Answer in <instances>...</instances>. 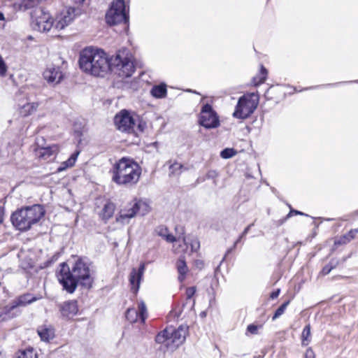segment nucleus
<instances>
[{
	"label": "nucleus",
	"instance_id": "f257e3e1",
	"mask_svg": "<svg viewBox=\"0 0 358 358\" xmlns=\"http://www.w3.org/2000/svg\"><path fill=\"white\" fill-rule=\"evenodd\" d=\"M132 55L127 48L117 50L109 57L101 50L85 48L80 53L78 64L85 73L94 76L104 77L114 72L122 78L131 77L135 71Z\"/></svg>",
	"mask_w": 358,
	"mask_h": 358
},
{
	"label": "nucleus",
	"instance_id": "f03ea898",
	"mask_svg": "<svg viewBox=\"0 0 358 358\" xmlns=\"http://www.w3.org/2000/svg\"><path fill=\"white\" fill-rule=\"evenodd\" d=\"M91 265L92 262L86 257H79L71 269L66 262L61 263L56 275L63 289L73 294L79 285L84 289H91L94 282Z\"/></svg>",
	"mask_w": 358,
	"mask_h": 358
},
{
	"label": "nucleus",
	"instance_id": "7ed1b4c3",
	"mask_svg": "<svg viewBox=\"0 0 358 358\" xmlns=\"http://www.w3.org/2000/svg\"><path fill=\"white\" fill-rule=\"evenodd\" d=\"M141 171V167L136 162L123 157L113 164L112 181L118 185H134L138 182Z\"/></svg>",
	"mask_w": 358,
	"mask_h": 358
},
{
	"label": "nucleus",
	"instance_id": "20e7f679",
	"mask_svg": "<svg viewBox=\"0 0 358 358\" xmlns=\"http://www.w3.org/2000/svg\"><path fill=\"white\" fill-rule=\"evenodd\" d=\"M45 214V210L41 204L22 206L11 214L10 221L16 229L27 231L32 225L37 224Z\"/></svg>",
	"mask_w": 358,
	"mask_h": 358
},
{
	"label": "nucleus",
	"instance_id": "39448f33",
	"mask_svg": "<svg viewBox=\"0 0 358 358\" xmlns=\"http://www.w3.org/2000/svg\"><path fill=\"white\" fill-rule=\"evenodd\" d=\"M105 20L110 27L123 24L128 28L129 13L125 0H113L106 10Z\"/></svg>",
	"mask_w": 358,
	"mask_h": 358
},
{
	"label": "nucleus",
	"instance_id": "423d86ee",
	"mask_svg": "<svg viewBox=\"0 0 358 358\" xmlns=\"http://www.w3.org/2000/svg\"><path fill=\"white\" fill-rule=\"evenodd\" d=\"M38 299V298L30 293L22 294L3 308L0 313V317H2L3 320L15 317L20 313L17 310L19 306H25L36 301Z\"/></svg>",
	"mask_w": 358,
	"mask_h": 358
},
{
	"label": "nucleus",
	"instance_id": "0eeeda50",
	"mask_svg": "<svg viewBox=\"0 0 358 358\" xmlns=\"http://www.w3.org/2000/svg\"><path fill=\"white\" fill-rule=\"evenodd\" d=\"M136 113L123 109L115 115L114 124L119 131L127 134L136 133L134 127L136 124Z\"/></svg>",
	"mask_w": 358,
	"mask_h": 358
},
{
	"label": "nucleus",
	"instance_id": "6e6552de",
	"mask_svg": "<svg viewBox=\"0 0 358 358\" xmlns=\"http://www.w3.org/2000/svg\"><path fill=\"white\" fill-rule=\"evenodd\" d=\"M31 26L35 31L45 32L50 31L52 27V18L42 8H35L31 13Z\"/></svg>",
	"mask_w": 358,
	"mask_h": 358
},
{
	"label": "nucleus",
	"instance_id": "1a4fd4ad",
	"mask_svg": "<svg viewBox=\"0 0 358 358\" xmlns=\"http://www.w3.org/2000/svg\"><path fill=\"white\" fill-rule=\"evenodd\" d=\"M199 124L207 129H215L220 125L219 116L211 104L206 103L202 106Z\"/></svg>",
	"mask_w": 358,
	"mask_h": 358
},
{
	"label": "nucleus",
	"instance_id": "9d476101",
	"mask_svg": "<svg viewBox=\"0 0 358 358\" xmlns=\"http://www.w3.org/2000/svg\"><path fill=\"white\" fill-rule=\"evenodd\" d=\"M149 206L141 200L134 199V203H130L124 208L121 209L116 217L117 222H124L126 219L134 217L138 212L142 215H145L149 210Z\"/></svg>",
	"mask_w": 358,
	"mask_h": 358
},
{
	"label": "nucleus",
	"instance_id": "9b49d317",
	"mask_svg": "<svg viewBox=\"0 0 358 358\" xmlns=\"http://www.w3.org/2000/svg\"><path fill=\"white\" fill-rule=\"evenodd\" d=\"M257 105L246 95L238 99L233 116L236 118L245 120L249 117L255 111Z\"/></svg>",
	"mask_w": 358,
	"mask_h": 358
},
{
	"label": "nucleus",
	"instance_id": "f8f14e48",
	"mask_svg": "<svg viewBox=\"0 0 358 358\" xmlns=\"http://www.w3.org/2000/svg\"><path fill=\"white\" fill-rule=\"evenodd\" d=\"M83 9L80 6H69L66 7L60 14L55 27L57 29H63L70 24L76 17L83 14Z\"/></svg>",
	"mask_w": 358,
	"mask_h": 358
},
{
	"label": "nucleus",
	"instance_id": "ddd939ff",
	"mask_svg": "<svg viewBox=\"0 0 358 358\" xmlns=\"http://www.w3.org/2000/svg\"><path fill=\"white\" fill-rule=\"evenodd\" d=\"M169 334L171 345L176 349L185 342L186 338L189 335V326L180 324L178 328H173L171 326Z\"/></svg>",
	"mask_w": 358,
	"mask_h": 358
},
{
	"label": "nucleus",
	"instance_id": "4468645a",
	"mask_svg": "<svg viewBox=\"0 0 358 358\" xmlns=\"http://www.w3.org/2000/svg\"><path fill=\"white\" fill-rule=\"evenodd\" d=\"M145 268V264L141 263L138 269L133 268L129 274V281L131 285V291L134 294H136L139 290Z\"/></svg>",
	"mask_w": 358,
	"mask_h": 358
},
{
	"label": "nucleus",
	"instance_id": "2eb2a0df",
	"mask_svg": "<svg viewBox=\"0 0 358 358\" xmlns=\"http://www.w3.org/2000/svg\"><path fill=\"white\" fill-rule=\"evenodd\" d=\"M59 310L63 318L70 320L78 313V305L76 300H69L59 305Z\"/></svg>",
	"mask_w": 358,
	"mask_h": 358
},
{
	"label": "nucleus",
	"instance_id": "dca6fc26",
	"mask_svg": "<svg viewBox=\"0 0 358 358\" xmlns=\"http://www.w3.org/2000/svg\"><path fill=\"white\" fill-rule=\"evenodd\" d=\"M36 332L41 340L46 343H49L55 336V329L50 324H43L38 326L37 327Z\"/></svg>",
	"mask_w": 358,
	"mask_h": 358
},
{
	"label": "nucleus",
	"instance_id": "f3484780",
	"mask_svg": "<svg viewBox=\"0 0 358 358\" xmlns=\"http://www.w3.org/2000/svg\"><path fill=\"white\" fill-rule=\"evenodd\" d=\"M43 77L48 83H58L63 79L64 76L59 67H52L44 71Z\"/></svg>",
	"mask_w": 358,
	"mask_h": 358
},
{
	"label": "nucleus",
	"instance_id": "a211bd4d",
	"mask_svg": "<svg viewBox=\"0 0 358 358\" xmlns=\"http://www.w3.org/2000/svg\"><path fill=\"white\" fill-rule=\"evenodd\" d=\"M151 95L157 99H163L166 96L167 89L164 83L154 85L150 90Z\"/></svg>",
	"mask_w": 358,
	"mask_h": 358
},
{
	"label": "nucleus",
	"instance_id": "6ab92c4d",
	"mask_svg": "<svg viewBox=\"0 0 358 358\" xmlns=\"http://www.w3.org/2000/svg\"><path fill=\"white\" fill-rule=\"evenodd\" d=\"M176 268L179 273L178 280L182 282L188 271L187 266L184 257H180L176 262Z\"/></svg>",
	"mask_w": 358,
	"mask_h": 358
},
{
	"label": "nucleus",
	"instance_id": "aec40b11",
	"mask_svg": "<svg viewBox=\"0 0 358 358\" xmlns=\"http://www.w3.org/2000/svg\"><path fill=\"white\" fill-rule=\"evenodd\" d=\"M169 330H171V326L166 327L164 329L159 331L155 336V342L158 344H164L169 340H171Z\"/></svg>",
	"mask_w": 358,
	"mask_h": 358
},
{
	"label": "nucleus",
	"instance_id": "412c9836",
	"mask_svg": "<svg viewBox=\"0 0 358 358\" xmlns=\"http://www.w3.org/2000/svg\"><path fill=\"white\" fill-rule=\"evenodd\" d=\"M15 358H38L37 354L31 347L23 350H19L15 353Z\"/></svg>",
	"mask_w": 358,
	"mask_h": 358
},
{
	"label": "nucleus",
	"instance_id": "4be33fe9",
	"mask_svg": "<svg viewBox=\"0 0 358 358\" xmlns=\"http://www.w3.org/2000/svg\"><path fill=\"white\" fill-rule=\"evenodd\" d=\"M115 210V205L110 201L107 202L102 209L103 219L108 220L111 218L114 214Z\"/></svg>",
	"mask_w": 358,
	"mask_h": 358
},
{
	"label": "nucleus",
	"instance_id": "5701e85b",
	"mask_svg": "<svg viewBox=\"0 0 358 358\" xmlns=\"http://www.w3.org/2000/svg\"><path fill=\"white\" fill-rule=\"evenodd\" d=\"M267 69L262 64L260 68V76L253 78L252 81L255 86H258L264 83L266 79Z\"/></svg>",
	"mask_w": 358,
	"mask_h": 358
},
{
	"label": "nucleus",
	"instance_id": "b1692460",
	"mask_svg": "<svg viewBox=\"0 0 358 358\" xmlns=\"http://www.w3.org/2000/svg\"><path fill=\"white\" fill-rule=\"evenodd\" d=\"M37 153L39 158L47 159L53 155L54 150L51 146L42 147L38 149Z\"/></svg>",
	"mask_w": 358,
	"mask_h": 358
},
{
	"label": "nucleus",
	"instance_id": "393cba45",
	"mask_svg": "<svg viewBox=\"0 0 358 358\" xmlns=\"http://www.w3.org/2000/svg\"><path fill=\"white\" fill-rule=\"evenodd\" d=\"M254 226V223H252L250 224H249L248 227H246L243 231L240 234V236H238V238H237V240L234 242V245L227 250L226 254H225V256L226 257L228 254H229L230 252H231V251L235 249V248L236 247V245H238V243H240L243 238H245V236L247 235V234L249 232L250 228ZM225 257H224V259Z\"/></svg>",
	"mask_w": 358,
	"mask_h": 358
},
{
	"label": "nucleus",
	"instance_id": "a878e982",
	"mask_svg": "<svg viewBox=\"0 0 358 358\" xmlns=\"http://www.w3.org/2000/svg\"><path fill=\"white\" fill-rule=\"evenodd\" d=\"M310 329H311V327H310V324H306L303 331H302V334H301V345L303 346H307L310 341Z\"/></svg>",
	"mask_w": 358,
	"mask_h": 358
},
{
	"label": "nucleus",
	"instance_id": "bb28decb",
	"mask_svg": "<svg viewBox=\"0 0 358 358\" xmlns=\"http://www.w3.org/2000/svg\"><path fill=\"white\" fill-rule=\"evenodd\" d=\"M338 264L339 261L337 259H331L329 262L322 268L320 273L322 275H328L331 270L336 268Z\"/></svg>",
	"mask_w": 358,
	"mask_h": 358
},
{
	"label": "nucleus",
	"instance_id": "cd10ccee",
	"mask_svg": "<svg viewBox=\"0 0 358 358\" xmlns=\"http://www.w3.org/2000/svg\"><path fill=\"white\" fill-rule=\"evenodd\" d=\"M183 169L187 170V169L185 168L182 164L176 162L171 164L169 166L170 175L178 176L182 173Z\"/></svg>",
	"mask_w": 358,
	"mask_h": 358
},
{
	"label": "nucleus",
	"instance_id": "c85d7f7f",
	"mask_svg": "<svg viewBox=\"0 0 358 358\" xmlns=\"http://www.w3.org/2000/svg\"><path fill=\"white\" fill-rule=\"evenodd\" d=\"M38 3V0H22L20 3V8L22 10H26L36 7Z\"/></svg>",
	"mask_w": 358,
	"mask_h": 358
},
{
	"label": "nucleus",
	"instance_id": "c756f323",
	"mask_svg": "<svg viewBox=\"0 0 358 358\" xmlns=\"http://www.w3.org/2000/svg\"><path fill=\"white\" fill-rule=\"evenodd\" d=\"M290 303V300H287L283 302L275 311L274 315L272 317V320L274 321L279 317H280L285 311L287 307Z\"/></svg>",
	"mask_w": 358,
	"mask_h": 358
},
{
	"label": "nucleus",
	"instance_id": "7c9ffc66",
	"mask_svg": "<svg viewBox=\"0 0 358 358\" xmlns=\"http://www.w3.org/2000/svg\"><path fill=\"white\" fill-rule=\"evenodd\" d=\"M138 308L139 311L137 312V315L141 321L143 323L147 318L146 306L143 301H141V303L138 304Z\"/></svg>",
	"mask_w": 358,
	"mask_h": 358
},
{
	"label": "nucleus",
	"instance_id": "2f4dec72",
	"mask_svg": "<svg viewBox=\"0 0 358 358\" xmlns=\"http://www.w3.org/2000/svg\"><path fill=\"white\" fill-rule=\"evenodd\" d=\"M236 153L237 151L234 148H226L220 152V155L222 159H227L233 157Z\"/></svg>",
	"mask_w": 358,
	"mask_h": 358
},
{
	"label": "nucleus",
	"instance_id": "473e14b6",
	"mask_svg": "<svg viewBox=\"0 0 358 358\" xmlns=\"http://www.w3.org/2000/svg\"><path fill=\"white\" fill-rule=\"evenodd\" d=\"M62 252H56L50 258L45 261L43 264V268H48L55 262H56L61 256Z\"/></svg>",
	"mask_w": 358,
	"mask_h": 358
},
{
	"label": "nucleus",
	"instance_id": "72a5a7b5",
	"mask_svg": "<svg viewBox=\"0 0 358 358\" xmlns=\"http://www.w3.org/2000/svg\"><path fill=\"white\" fill-rule=\"evenodd\" d=\"M125 317L131 323L135 322L137 317H138L137 315V311L134 308H128L127 310Z\"/></svg>",
	"mask_w": 358,
	"mask_h": 358
},
{
	"label": "nucleus",
	"instance_id": "f704fd0d",
	"mask_svg": "<svg viewBox=\"0 0 358 358\" xmlns=\"http://www.w3.org/2000/svg\"><path fill=\"white\" fill-rule=\"evenodd\" d=\"M196 292V287H188L187 289H186V296H187V302L185 303H182V309L180 310V313L178 315V317H179L183 310V308H185L186 303H187V301L189 300H191V299L192 298V296L194 295Z\"/></svg>",
	"mask_w": 358,
	"mask_h": 358
},
{
	"label": "nucleus",
	"instance_id": "c9c22d12",
	"mask_svg": "<svg viewBox=\"0 0 358 358\" xmlns=\"http://www.w3.org/2000/svg\"><path fill=\"white\" fill-rule=\"evenodd\" d=\"M136 124H137V131L141 133H143L145 129L147 128V123L143 119H141L138 115L136 114Z\"/></svg>",
	"mask_w": 358,
	"mask_h": 358
},
{
	"label": "nucleus",
	"instance_id": "e433bc0d",
	"mask_svg": "<svg viewBox=\"0 0 358 358\" xmlns=\"http://www.w3.org/2000/svg\"><path fill=\"white\" fill-rule=\"evenodd\" d=\"M287 205L290 209L289 212L287 214V217H291L293 215H303V216H307V217L309 216L308 215H307L301 211L293 209L290 204L287 203Z\"/></svg>",
	"mask_w": 358,
	"mask_h": 358
},
{
	"label": "nucleus",
	"instance_id": "4c0bfd02",
	"mask_svg": "<svg viewBox=\"0 0 358 358\" xmlns=\"http://www.w3.org/2000/svg\"><path fill=\"white\" fill-rule=\"evenodd\" d=\"M349 242H350V240H349L347 234H345L341 236L338 239L335 240L334 245H345Z\"/></svg>",
	"mask_w": 358,
	"mask_h": 358
},
{
	"label": "nucleus",
	"instance_id": "58836bf2",
	"mask_svg": "<svg viewBox=\"0 0 358 358\" xmlns=\"http://www.w3.org/2000/svg\"><path fill=\"white\" fill-rule=\"evenodd\" d=\"M8 70V66L3 60L1 55H0V76H5Z\"/></svg>",
	"mask_w": 358,
	"mask_h": 358
},
{
	"label": "nucleus",
	"instance_id": "ea45409f",
	"mask_svg": "<svg viewBox=\"0 0 358 358\" xmlns=\"http://www.w3.org/2000/svg\"><path fill=\"white\" fill-rule=\"evenodd\" d=\"M219 176V173L216 170H209L206 175L205 178L201 181L203 182L206 179H215Z\"/></svg>",
	"mask_w": 358,
	"mask_h": 358
},
{
	"label": "nucleus",
	"instance_id": "a19ab883",
	"mask_svg": "<svg viewBox=\"0 0 358 358\" xmlns=\"http://www.w3.org/2000/svg\"><path fill=\"white\" fill-rule=\"evenodd\" d=\"M262 325H256L255 324H250L247 327V331L251 334H257L259 328H261Z\"/></svg>",
	"mask_w": 358,
	"mask_h": 358
},
{
	"label": "nucleus",
	"instance_id": "79ce46f5",
	"mask_svg": "<svg viewBox=\"0 0 358 358\" xmlns=\"http://www.w3.org/2000/svg\"><path fill=\"white\" fill-rule=\"evenodd\" d=\"M155 232L162 237H164L165 236V234L168 232V228L165 226H159L155 229Z\"/></svg>",
	"mask_w": 358,
	"mask_h": 358
},
{
	"label": "nucleus",
	"instance_id": "37998d69",
	"mask_svg": "<svg viewBox=\"0 0 358 358\" xmlns=\"http://www.w3.org/2000/svg\"><path fill=\"white\" fill-rule=\"evenodd\" d=\"M305 358H315V353L311 348H308L305 352Z\"/></svg>",
	"mask_w": 358,
	"mask_h": 358
},
{
	"label": "nucleus",
	"instance_id": "c03bdc74",
	"mask_svg": "<svg viewBox=\"0 0 358 358\" xmlns=\"http://www.w3.org/2000/svg\"><path fill=\"white\" fill-rule=\"evenodd\" d=\"M164 238H165L166 241H167L168 242H170V243H173V242L176 241V238L171 234H167V233L165 234V236H164Z\"/></svg>",
	"mask_w": 358,
	"mask_h": 358
},
{
	"label": "nucleus",
	"instance_id": "a18cd8bd",
	"mask_svg": "<svg viewBox=\"0 0 358 358\" xmlns=\"http://www.w3.org/2000/svg\"><path fill=\"white\" fill-rule=\"evenodd\" d=\"M68 168H70V166H69L68 164H66V161L64 162L60 166L58 167L57 169V171L58 172H62L64 170H66V169Z\"/></svg>",
	"mask_w": 358,
	"mask_h": 358
},
{
	"label": "nucleus",
	"instance_id": "49530a36",
	"mask_svg": "<svg viewBox=\"0 0 358 358\" xmlns=\"http://www.w3.org/2000/svg\"><path fill=\"white\" fill-rule=\"evenodd\" d=\"M280 293V289H276L273 290L270 294V298L272 299H276L279 296Z\"/></svg>",
	"mask_w": 358,
	"mask_h": 358
},
{
	"label": "nucleus",
	"instance_id": "de8ad7c7",
	"mask_svg": "<svg viewBox=\"0 0 358 358\" xmlns=\"http://www.w3.org/2000/svg\"><path fill=\"white\" fill-rule=\"evenodd\" d=\"M191 247H192V250H197L198 248H199V241L197 240H194L191 243Z\"/></svg>",
	"mask_w": 358,
	"mask_h": 358
},
{
	"label": "nucleus",
	"instance_id": "09e8293b",
	"mask_svg": "<svg viewBox=\"0 0 358 358\" xmlns=\"http://www.w3.org/2000/svg\"><path fill=\"white\" fill-rule=\"evenodd\" d=\"M289 218V217H287V215L283 218L278 220L277 221V225L278 226H280V225L283 224Z\"/></svg>",
	"mask_w": 358,
	"mask_h": 358
},
{
	"label": "nucleus",
	"instance_id": "8fccbe9b",
	"mask_svg": "<svg viewBox=\"0 0 358 358\" xmlns=\"http://www.w3.org/2000/svg\"><path fill=\"white\" fill-rule=\"evenodd\" d=\"M3 215H4V208L3 206H0V224H1L3 221Z\"/></svg>",
	"mask_w": 358,
	"mask_h": 358
},
{
	"label": "nucleus",
	"instance_id": "3c124183",
	"mask_svg": "<svg viewBox=\"0 0 358 358\" xmlns=\"http://www.w3.org/2000/svg\"><path fill=\"white\" fill-rule=\"evenodd\" d=\"M75 163H76V161H75V159H73V158L69 157V158L66 160V164H69V166H70V168H71V167H72V166H74V164H75Z\"/></svg>",
	"mask_w": 358,
	"mask_h": 358
},
{
	"label": "nucleus",
	"instance_id": "603ef678",
	"mask_svg": "<svg viewBox=\"0 0 358 358\" xmlns=\"http://www.w3.org/2000/svg\"><path fill=\"white\" fill-rule=\"evenodd\" d=\"M350 241L355 238V234L352 232V230H350L348 233H346Z\"/></svg>",
	"mask_w": 358,
	"mask_h": 358
},
{
	"label": "nucleus",
	"instance_id": "864d4df0",
	"mask_svg": "<svg viewBox=\"0 0 358 358\" xmlns=\"http://www.w3.org/2000/svg\"><path fill=\"white\" fill-rule=\"evenodd\" d=\"M78 155H79V151H76V152H73V154H71L70 157L74 159L75 161L76 162Z\"/></svg>",
	"mask_w": 358,
	"mask_h": 358
},
{
	"label": "nucleus",
	"instance_id": "5fc2aeb1",
	"mask_svg": "<svg viewBox=\"0 0 358 358\" xmlns=\"http://www.w3.org/2000/svg\"><path fill=\"white\" fill-rule=\"evenodd\" d=\"M85 0H73L74 3L78 5H81Z\"/></svg>",
	"mask_w": 358,
	"mask_h": 358
},
{
	"label": "nucleus",
	"instance_id": "6e6d98bb",
	"mask_svg": "<svg viewBox=\"0 0 358 358\" xmlns=\"http://www.w3.org/2000/svg\"><path fill=\"white\" fill-rule=\"evenodd\" d=\"M5 19L4 15L3 13L0 12V21H2Z\"/></svg>",
	"mask_w": 358,
	"mask_h": 358
},
{
	"label": "nucleus",
	"instance_id": "4d7b16f0",
	"mask_svg": "<svg viewBox=\"0 0 358 358\" xmlns=\"http://www.w3.org/2000/svg\"><path fill=\"white\" fill-rule=\"evenodd\" d=\"M206 312H204V311H203V312H201V313H200V316H201V317H206Z\"/></svg>",
	"mask_w": 358,
	"mask_h": 358
},
{
	"label": "nucleus",
	"instance_id": "13d9d810",
	"mask_svg": "<svg viewBox=\"0 0 358 358\" xmlns=\"http://www.w3.org/2000/svg\"><path fill=\"white\" fill-rule=\"evenodd\" d=\"M352 231V232L355 234V235H356L357 234H358V229H351Z\"/></svg>",
	"mask_w": 358,
	"mask_h": 358
},
{
	"label": "nucleus",
	"instance_id": "bf43d9fd",
	"mask_svg": "<svg viewBox=\"0 0 358 358\" xmlns=\"http://www.w3.org/2000/svg\"><path fill=\"white\" fill-rule=\"evenodd\" d=\"M31 108L32 110H36V106H34V103L31 104Z\"/></svg>",
	"mask_w": 358,
	"mask_h": 358
},
{
	"label": "nucleus",
	"instance_id": "052dcab7",
	"mask_svg": "<svg viewBox=\"0 0 358 358\" xmlns=\"http://www.w3.org/2000/svg\"><path fill=\"white\" fill-rule=\"evenodd\" d=\"M170 345H170V343H167L166 344V348H169L170 347Z\"/></svg>",
	"mask_w": 358,
	"mask_h": 358
},
{
	"label": "nucleus",
	"instance_id": "680f3d73",
	"mask_svg": "<svg viewBox=\"0 0 358 358\" xmlns=\"http://www.w3.org/2000/svg\"><path fill=\"white\" fill-rule=\"evenodd\" d=\"M189 92H193V93H194V94H199V93H198V92H196V91H192V90H189Z\"/></svg>",
	"mask_w": 358,
	"mask_h": 358
},
{
	"label": "nucleus",
	"instance_id": "e2e57ef3",
	"mask_svg": "<svg viewBox=\"0 0 358 358\" xmlns=\"http://www.w3.org/2000/svg\"><path fill=\"white\" fill-rule=\"evenodd\" d=\"M194 303H195V302H194V301H193V303H192V308H193V307H194Z\"/></svg>",
	"mask_w": 358,
	"mask_h": 358
},
{
	"label": "nucleus",
	"instance_id": "0e129e2a",
	"mask_svg": "<svg viewBox=\"0 0 358 358\" xmlns=\"http://www.w3.org/2000/svg\"><path fill=\"white\" fill-rule=\"evenodd\" d=\"M196 182H197V183L200 182L199 178H198V179L196 180Z\"/></svg>",
	"mask_w": 358,
	"mask_h": 358
},
{
	"label": "nucleus",
	"instance_id": "69168bd1",
	"mask_svg": "<svg viewBox=\"0 0 358 358\" xmlns=\"http://www.w3.org/2000/svg\"><path fill=\"white\" fill-rule=\"evenodd\" d=\"M355 83H358V80H355Z\"/></svg>",
	"mask_w": 358,
	"mask_h": 358
},
{
	"label": "nucleus",
	"instance_id": "338daca9",
	"mask_svg": "<svg viewBox=\"0 0 358 358\" xmlns=\"http://www.w3.org/2000/svg\"><path fill=\"white\" fill-rule=\"evenodd\" d=\"M357 214H358V210H357Z\"/></svg>",
	"mask_w": 358,
	"mask_h": 358
}]
</instances>
